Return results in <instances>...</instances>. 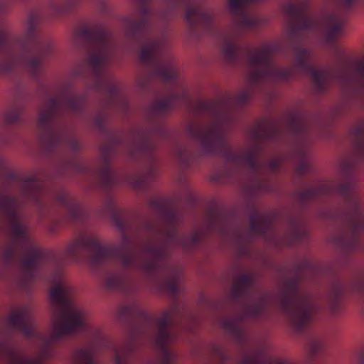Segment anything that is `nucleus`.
<instances>
[{"label":"nucleus","mask_w":364,"mask_h":364,"mask_svg":"<svg viewBox=\"0 0 364 364\" xmlns=\"http://www.w3.org/2000/svg\"><path fill=\"white\" fill-rule=\"evenodd\" d=\"M150 207L161 217L163 227L152 223L146 226L149 232H154L156 238L141 245L137 244L126 234L124 213L115 201L109 198L105 210L115 226L122 232V240L116 247L102 245L95 237L81 234L68 245L65 257L75 262L87 261L90 266L97 267L106 262L114 261L124 271L136 270L148 277H152L163 270H169L168 255L171 247H180L190 251L199 245L202 235L194 232L181 234L178 226L181 215L168 200L156 197L151 199Z\"/></svg>","instance_id":"1"},{"label":"nucleus","mask_w":364,"mask_h":364,"mask_svg":"<svg viewBox=\"0 0 364 364\" xmlns=\"http://www.w3.org/2000/svg\"><path fill=\"white\" fill-rule=\"evenodd\" d=\"M53 287L50 296L53 305L54 329L49 338H44L48 350L50 345L64 337L87 328L85 314L70 299L72 289L66 282L60 271L56 272L53 278ZM9 328L13 331L22 333L28 338H43L33 321L30 309L22 307L11 314L6 319Z\"/></svg>","instance_id":"2"},{"label":"nucleus","mask_w":364,"mask_h":364,"mask_svg":"<svg viewBox=\"0 0 364 364\" xmlns=\"http://www.w3.org/2000/svg\"><path fill=\"white\" fill-rule=\"evenodd\" d=\"M203 112L213 114L216 121L208 126L190 125L188 134L198 144L203 156H220L226 164L235 166H242L250 173L257 175L262 168L260 151L257 148L252 149L245 153L238 154L232 149L226 140L223 122L226 116L222 110L221 101H207L200 103Z\"/></svg>","instance_id":"3"},{"label":"nucleus","mask_w":364,"mask_h":364,"mask_svg":"<svg viewBox=\"0 0 364 364\" xmlns=\"http://www.w3.org/2000/svg\"><path fill=\"white\" fill-rule=\"evenodd\" d=\"M135 1L139 18L126 19V33L130 39L140 43V60L151 69L153 75L165 83H175L178 76L166 54V38L164 35L155 37L150 32L152 18L155 16L151 8V0Z\"/></svg>","instance_id":"4"},{"label":"nucleus","mask_w":364,"mask_h":364,"mask_svg":"<svg viewBox=\"0 0 364 364\" xmlns=\"http://www.w3.org/2000/svg\"><path fill=\"white\" fill-rule=\"evenodd\" d=\"M20 206L18 199L9 190L0 191V218L9 223L11 235L10 242L2 250L1 258L6 266H10L17 260L20 250L27 253L28 256L20 259L21 267L26 281L33 282L37 278L39 263L45 258V253L28 237L21 222Z\"/></svg>","instance_id":"5"},{"label":"nucleus","mask_w":364,"mask_h":364,"mask_svg":"<svg viewBox=\"0 0 364 364\" xmlns=\"http://www.w3.org/2000/svg\"><path fill=\"white\" fill-rule=\"evenodd\" d=\"M76 40L87 50L86 60L95 87L102 91L111 102L119 97V88L107 68L114 52L113 37L102 23L85 26L75 32Z\"/></svg>","instance_id":"6"},{"label":"nucleus","mask_w":364,"mask_h":364,"mask_svg":"<svg viewBox=\"0 0 364 364\" xmlns=\"http://www.w3.org/2000/svg\"><path fill=\"white\" fill-rule=\"evenodd\" d=\"M85 103L84 96L70 92H65L59 97H48L38 119L41 141L48 151L54 152L60 146L69 148L74 152L80 149V143L60 129L57 122L64 112L80 113Z\"/></svg>","instance_id":"7"},{"label":"nucleus","mask_w":364,"mask_h":364,"mask_svg":"<svg viewBox=\"0 0 364 364\" xmlns=\"http://www.w3.org/2000/svg\"><path fill=\"white\" fill-rule=\"evenodd\" d=\"M232 301L242 309L239 318H228L221 322L224 329L243 339L245 333L240 326L241 321L247 318H259L268 310L267 296L259 292L255 287V278L251 274H242L234 280L231 289Z\"/></svg>","instance_id":"8"},{"label":"nucleus","mask_w":364,"mask_h":364,"mask_svg":"<svg viewBox=\"0 0 364 364\" xmlns=\"http://www.w3.org/2000/svg\"><path fill=\"white\" fill-rule=\"evenodd\" d=\"M300 282L299 275L287 279L277 299L279 309L297 333H303L308 328L316 309L311 296L301 290Z\"/></svg>","instance_id":"9"},{"label":"nucleus","mask_w":364,"mask_h":364,"mask_svg":"<svg viewBox=\"0 0 364 364\" xmlns=\"http://www.w3.org/2000/svg\"><path fill=\"white\" fill-rule=\"evenodd\" d=\"M335 192L345 200L347 210L343 213V220L350 234L348 239L343 238L348 247L356 250L360 242V233L364 231V211L352 181L336 185Z\"/></svg>","instance_id":"10"},{"label":"nucleus","mask_w":364,"mask_h":364,"mask_svg":"<svg viewBox=\"0 0 364 364\" xmlns=\"http://www.w3.org/2000/svg\"><path fill=\"white\" fill-rule=\"evenodd\" d=\"M166 11L157 14L161 19L166 20L177 10L184 12L185 20L193 34L199 29L204 32H218L213 13L196 0H166Z\"/></svg>","instance_id":"11"},{"label":"nucleus","mask_w":364,"mask_h":364,"mask_svg":"<svg viewBox=\"0 0 364 364\" xmlns=\"http://www.w3.org/2000/svg\"><path fill=\"white\" fill-rule=\"evenodd\" d=\"M176 315V309L173 308L166 311L163 315L155 321L156 347L163 353L161 364H174L175 356L169 349L168 345L175 339L171 331L173 319Z\"/></svg>","instance_id":"12"},{"label":"nucleus","mask_w":364,"mask_h":364,"mask_svg":"<svg viewBox=\"0 0 364 364\" xmlns=\"http://www.w3.org/2000/svg\"><path fill=\"white\" fill-rule=\"evenodd\" d=\"M0 178L4 183H18L21 187L23 195L38 205H42L41 197L43 194L42 183L36 176L22 180L20 176L12 171L7 163L0 157Z\"/></svg>","instance_id":"13"},{"label":"nucleus","mask_w":364,"mask_h":364,"mask_svg":"<svg viewBox=\"0 0 364 364\" xmlns=\"http://www.w3.org/2000/svg\"><path fill=\"white\" fill-rule=\"evenodd\" d=\"M46 355L31 358L19 353L15 346L7 341L0 343V364H45Z\"/></svg>","instance_id":"14"},{"label":"nucleus","mask_w":364,"mask_h":364,"mask_svg":"<svg viewBox=\"0 0 364 364\" xmlns=\"http://www.w3.org/2000/svg\"><path fill=\"white\" fill-rule=\"evenodd\" d=\"M155 149L156 144L151 134L148 131H141L134 142L131 155L148 157L155 164L156 159L154 156Z\"/></svg>","instance_id":"15"},{"label":"nucleus","mask_w":364,"mask_h":364,"mask_svg":"<svg viewBox=\"0 0 364 364\" xmlns=\"http://www.w3.org/2000/svg\"><path fill=\"white\" fill-rule=\"evenodd\" d=\"M56 200L68 212L70 218L75 222H83L87 218L85 209L74 198L65 193L58 194Z\"/></svg>","instance_id":"16"},{"label":"nucleus","mask_w":364,"mask_h":364,"mask_svg":"<svg viewBox=\"0 0 364 364\" xmlns=\"http://www.w3.org/2000/svg\"><path fill=\"white\" fill-rule=\"evenodd\" d=\"M345 18L338 13L328 15L324 19L326 38L328 43H336L337 38L343 33Z\"/></svg>","instance_id":"17"},{"label":"nucleus","mask_w":364,"mask_h":364,"mask_svg":"<svg viewBox=\"0 0 364 364\" xmlns=\"http://www.w3.org/2000/svg\"><path fill=\"white\" fill-rule=\"evenodd\" d=\"M250 230L253 235L265 237L273 230L272 220L269 216L255 210L250 217Z\"/></svg>","instance_id":"18"},{"label":"nucleus","mask_w":364,"mask_h":364,"mask_svg":"<svg viewBox=\"0 0 364 364\" xmlns=\"http://www.w3.org/2000/svg\"><path fill=\"white\" fill-rule=\"evenodd\" d=\"M186 93L177 95L171 92L163 99L155 102L152 105V111L156 115H164L172 110L180 101L186 100Z\"/></svg>","instance_id":"19"},{"label":"nucleus","mask_w":364,"mask_h":364,"mask_svg":"<svg viewBox=\"0 0 364 364\" xmlns=\"http://www.w3.org/2000/svg\"><path fill=\"white\" fill-rule=\"evenodd\" d=\"M119 317L127 321H144L146 323L151 322V316L135 301L131 305L121 307Z\"/></svg>","instance_id":"20"},{"label":"nucleus","mask_w":364,"mask_h":364,"mask_svg":"<svg viewBox=\"0 0 364 364\" xmlns=\"http://www.w3.org/2000/svg\"><path fill=\"white\" fill-rule=\"evenodd\" d=\"M350 137L356 151L364 156V121L359 120L350 129Z\"/></svg>","instance_id":"21"},{"label":"nucleus","mask_w":364,"mask_h":364,"mask_svg":"<svg viewBox=\"0 0 364 364\" xmlns=\"http://www.w3.org/2000/svg\"><path fill=\"white\" fill-rule=\"evenodd\" d=\"M100 177L102 186L106 191H109L112 186H117L119 183L118 175L114 171L107 161L100 171Z\"/></svg>","instance_id":"22"},{"label":"nucleus","mask_w":364,"mask_h":364,"mask_svg":"<svg viewBox=\"0 0 364 364\" xmlns=\"http://www.w3.org/2000/svg\"><path fill=\"white\" fill-rule=\"evenodd\" d=\"M328 191L327 185H321L312 187L298 193V200L301 205H305L308 202L314 200L320 196L325 195Z\"/></svg>","instance_id":"23"},{"label":"nucleus","mask_w":364,"mask_h":364,"mask_svg":"<svg viewBox=\"0 0 364 364\" xmlns=\"http://www.w3.org/2000/svg\"><path fill=\"white\" fill-rule=\"evenodd\" d=\"M105 284L109 290L125 292L129 281L125 276L121 274H113L106 277Z\"/></svg>","instance_id":"24"},{"label":"nucleus","mask_w":364,"mask_h":364,"mask_svg":"<svg viewBox=\"0 0 364 364\" xmlns=\"http://www.w3.org/2000/svg\"><path fill=\"white\" fill-rule=\"evenodd\" d=\"M94 356V349L89 347L76 350L73 354V360L75 364H96Z\"/></svg>","instance_id":"25"},{"label":"nucleus","mask_w":364,"mask_h":364,"mask_svg":"<svg viewBox=\"0 0 364 364\" xmlns=\"http://www.w3.org/2000/svg\"><path fill=\"white\" fill-rule=\"evenodd\" d=\"M22 109L19 105L10 107L4 114V122L6 126L18 124L21 121Z\"/></svg>","instance_id":"26"},{"label":"nucleus","mask_w":364,"mask_h":364,"mask_svg":"<svg viewBox=\"0 0 364 364\" xmlns=\"http://www.w3.org/2000/svg\"><path fill=\"white\" fill-rule=\"evenodd\" d=\"M279 132L277 127H270L268 124H262L255 132V136L258 139H272Z\"/></svg>","instance_id":"27"},{"label":"nucleus","mask_w":364,"mask_h":364,"mask_svg":"<svg viewBox=\"0 0 364 364\" xmlns=\"http://www.w3.org/2000/svg\"><path fill=\"white\" fill-rule=\"evenodd\" d=\"M353 78L358 90L364 95V61L359 63L355 67Z\"/></svg>","instance_id":"28"},{"label":"nucleus","mask_w":364,"mask_h":364,"mask_svg":"<svg viewBox=\"0 0 364 364\" xmlns=\"http://www.w3.org/2000/svg\"><path fill=\"white\" fill-rule=\"evenodd\" d=\"M164 289L172 296H176L179 290V275L174 272L170 278L164 281Z\"/></svg>","instance_id":"29"},{"label":"nucleus","mask_w":364,"mask_h":364,"mask_svg":"<svg viewBox=\"0 0 364 364\" xmlns=\"http://www.w3.org/2000/svg\"><path fill=\"white\" fill-rule=\"evenodd\" d=\"M300 161L296 166V173L299 176H303L310 170V164L307 160V151L306 149L301 148L299 150Z\"/></svg>","instance_id":"30"},{"label":"nucleus","mask_w":364,"mask_h":364,"mask_svg":"<svg viewBox=\"0 0 364 364\" xmlns=\"http://www.w3.org/2000/svg\"><path fill=\"white\" fill-rule=\"evenodd\" d=\"M309 351L311 357H315L324 348V343L318 336H313L308 343Z\"/></svg>","instance_id":"31"},{"label":"nucleus","mask_w":364,"mask_h":364,"mask_svg":"<svg viewBox=\"0 0 364 364\" xmlns=\"http://www.w3.org/2000/svg\"><path fill=\"white\" fill-rule=\"evenodd\" d=\"M132 347L127 346L125 352H120L117 347H114V355L115 364H129L128 354L132 353Z\"/></svg>","instance_id":"32"},{"label":"nucleus","mask_w":364,"mask_h":364,"mask_svg":"<svg viewBox=\"0 0 364 364\" xmlns=\"http://www.w3.org/2000/svg\"><path fill=\"white\" fill-rule=\"evenodd\" d=\"M290 127L292 132L296 135H301L306 132V124L301 119L292 117L290 120Z\"/></svg>","instance_id":"33"},{"label":"nucleus","mask_w":364,"mask_h":364,"mask_svg":"<svg viewBox=\"0 0 364 364\" xmlns=\"http://www.w3.org/2000/svg\"><path fill=\"white\" fill-rule=\"evenodd\" d=\"M343 291V287H338L335 290L331 304V310L333 314H336L339 311Z\"/></svg>","instance_id":"34"},{"label":"nucleus","mask_w":364,"mask_h":364,"mask_svg":"<svg viewBox=\"0 0 364 364\" xmlns=\"http://www.w3.org/2000/svg\"><path fill=\"white\" fill-rule=\"evenodd\" d=\"M341 8L345 11H350L358 6L363 5L364 0H338Z\"/></svg>","instance_id":"35"},{"label":"nucleus","mask_w":364,"mask_h":364,"mask_svg":"<svg viewBox=\"0 0 364 364\" xmlns=\"http://www.w3.org/2000/svg\"><path fill=\"white\" fill-rule=\"evenodd\" d=\"M148 183V176H139L133 180L132 185L134 188L142 190L147 186Z\"/></svg>","instance_id":"36"},{"label":"nucleus","mask_w":364,"mask_h":364,"mask_svg":"<svg viewBox=\"0 0 364 364\" xmlns=\"http://www.w3.org/2000/svg\"><path fill=\"white\" fill-rule=\"evenodd\" d=\"M359 364H364V347H363L358 353Z\"/></svg>","instance_id":"37"},{"label":"nucleus","mask_w":364,"mask_h":364,"mask_svg":"<svg viewBox=\"0 0 364 364\" xmlns=\"http://www.w3.org/2000/svg\"><path fill=\"white\" fill-rule=\"evenodd\" d=\"M301 235H304V232H302V231H300V230H298L296 231V240H299V237H301Z\"/></svg>","instance_id":"38"},{"label":"nucleus","mask_w":364,"mask_h":364,"mask_svg":"<svg viewBox=\"0 0 364 364\" xmlns=\"http://www.w3.org/2000/svg\"><path fill=\"white\" fill-rule=\"evenodd\" d=\"M97 123L98 124V126L101 128H102L103 127V122H102V119L101 118H98L97 119Z\"/></svg>","instance_id":"39"},{"label":"nucleus","mask_w":364,"mask_h":364,"mask_svg":"<svg viewBox=\"0 0 364 364\" xmlns=\"http://www.w3.org/2000/svg\"><path fill=\"white\" fill-rule=\"evenodd\" d=\"M271 166L272 168L276 169L277 167V163L276 161H273L271 164Z\"/></svg>","instance_id":"40"},{"label":"nucleus","mask_w":364,"mask_h":364,"mask_svg":"<svg viewBox=\"0 0 364 364\" xmlns=\"http://www.w3.org/2000/svg\"><path fill=\"white\" fill-rule=\"evenodd\" d=\"M154 172H155V167H153V168H151V169L150 170L149 174H150V175H153V174H154Z\"/></svg>","instance_id":"41"},{"label":"nucleus","mask_w":364,"mask_h":364,"mask_svg":"<svg viewBox=\"0 0 364 364\" xmlns=\"http://www.w3.org/2000/svg\"><path fill=\"white\" fill-rule=\"evenodd\" d=\"M179 157H180V159H181V161H183V151H180Z\"/></svg>","instance_id":"42"},{"label":"nucleus","mask_w":364,"mask_h":364,"mask_svg":"<svg viewBox=\"0 0 364 364\" xmlns=\"http://www.w3.org/2000/svg\"><path fill=\"white\" fill-rule=\"evenodd\" d=\"M247 94H245L243 97H244V100H245L247 98Z\"/></svg>","instance_id":"43"}]
</instances>
